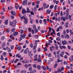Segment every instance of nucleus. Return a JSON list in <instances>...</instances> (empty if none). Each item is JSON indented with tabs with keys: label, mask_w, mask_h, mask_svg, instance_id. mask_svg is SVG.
<instances>
[{
	"label": "nucleus",
	"mask_w": 73,
	"mask_h": 73,
	"mask_svg": "<svg viewBox=\"0 0 73 73\" xmlns=\"http://www.w3.org/2000/svg\"><path fill=\"white\" fill-rule=\"evenodd\" d=\"M33 67L34 68H36V64H34L33 65Z\"/></svg>",
	"instance_id": "obj_56"
},
{
	"label": "nucleus",
	"mask_w": 73,
	"mask_h": 73,
	"mask_svg": "<svg viewBox=\"0 0 73 73\" xmlns=\"http://www.w3.org/2000/svg\"><path fill=\"white\" fill-rule=\"evenodd\" d=\"M41 61V57H39L37 60V62H40Z\"/></svg>",
	"instance_id": "obj_12"
},
{
	"label": "nucleus",
	"mask_w": 73,
	"mask_h": 73,
	"mask_svg": "<svg viewBox=\"0 0 73 73\" xmlns=\"http://www.w3.org/2000/svg\"><path fill=\"white\" fill-rule=\"evenodd\" d=\"M41 68H43V70H46V68L45 67V66H42Z\"/></svg>",
	"instance_id": "obj_17"
},
{
	"label": "nucleus",
	"mask_w": 73,
	"mask_h": 73,
	"mask_svg": "<svg viewBox=\"0 0 73 73\" xmlns=\"http://www.w3.org/2000/svg\"><path fill=\"white\" fill-rule=\"evenodd\" d=\"M52 31L53 34H54V35H56V34H55V31H54V30L52 29Z\"/></svg>",
	"instance_id": "obj_54"
},
{
	"label": "nucleus",
	"mask_w": 73,
	"mask_h": 73,
	"mask_svg": "<svg viewBox=\"0 0 73 73\" xmlns=\"http://www.w3.org/2000/svg\"><path fill=\"white\" fill-rule=\"evenodd\" d=\"M8 23V20L6 19L5 21V25H7Z\"/></svg>",
	"instance_id": "obj_9"
},
{
	"label": "nucleus",
	"mask_w": 73,
	"mask_h": 73,
	"mask_svg": "<svg viewBox=\"0 0 73 73\" xmlns=\"http://www.w3.org/2000/svg\"><path fill=\"white\" fill-rule=\"evenodd\" d=\"M28 50V49H26L24 50V53L25 54H27L28 52H27V51Z\"/></svg>",
	"instance_id": "obj_8"
},
{
	"label": "nucleus",
	"mask_w": 73,
	"mask_h": 73,
	"mask_svg": "<svg viewBox=\"0 0 73 73\" xmlns=\"http://www.w3.org/2000/svg\"><path fill=\"white\" fill-rule=\"evenodd\" d=\"M27 2H28L27 0L24 1L22 2V5H27Z\"/></svg>",
	"instance_id": "obj_1"
},
{
	"label": "nucleus",
	"mask_w": 73,
	"mask_h": 73,
	"mask_svg": "<svg viewBox=\"0 0 73 73\" xmlns=\"http://www.w3.org/2000/svg\"><path fill=\"white\" fill-rule=\"evenodd\" d=\"M65 27L66 28H68V23H66Z\"/></svg>",
	"instance_id": "obj_32"
},
{
	"label": "nucleus",
	"mask_w": 73,
	"mask_h": 73,
	"mask_svg": "<svg viewBox=\"0 0 73 73\" xmlns=\"http://www.w3.org/2000/svg\"><path fill=\"white\" fill-rule=\"evenodd\" d=\"M20 19H25V17L23 16L22 17H21L20 18Z\"/></svg>",
	"instance_id": "obj_39"
},
{
	"label": "nucleus",
	"mask_w": 73,
	"mask_h": 73,
	"mask_svg": "<svg viewBox=\"0 0 73 73\" xmlns=\"http://www.w3.org/2000/svg\"><path fill=\"white\" fill-rule=\"evenodd\" d=\"M43 6L44 9H45L46 7V4L45 3H44L43 4Z\"/></svg>",
	"instance_id": "obj_10"
},
{
	"label": "nucleus",
	"mask_w": 73,
	"mask_h": 73,
	"mask_svg": "<svg viewBox=\"0 0 73 73\" xmlns=\"http://www.w3.org/2000/svg\"><path fill=\"white\" fill-rule=\"evenodd\" d=\"M25 34H23V35H21V36L23 38H25Z\"/></svg>",
	"instance_id": "obj_19"
},
{
	"label": "nucleus",
	"mask_w": 73,
	"mask_h": 73,
	"mask_svg": "<svg viewBox=\"0 0 73 73\" xmlns=\"http://www.w3.org/2000/svg\"><path fill=\"white\" fill-rule=\"evenodd\" d=\"M63 34L64 35H65V34L66 33V31L65 30H64L63 31Z\"/></svg>",
	"instance_id": "obj_61"
},
{
	"label": "nucleus",
	"mask_w": 73,
	"mask_h": 73,
	"mask_svg": "<svg viewBox=\"0 0 73 73\" xmlns=\"http://www.w3.org/2000/svg\"><path fill=\"white\" fill-rule=\"evenodd\" d=\"M29 71H32V67H30L29 69Z\"/></svg>",
	"instance_id": "obj_27"
},
{
	"label": "nucleus",
	"mask_w": 73,
	"mask_h": 73,
	"mask_svg": "<svg viewBox=\"0 0 73 73\" xmlns=\"http://www.w3.org/2000/svg\"><path fill=\"white\" fill-rule=\"evenodd\" d=\"M43 21L44 23V24H45V25H46V19H44Z\"/></svg>",
	"instance_id": "obj_23"
},
{
	"label": "nucleus",
	"mask_w": 73,
	"mask_h": 73,
	"mask_svg": "<svg viewBox=\"0 0 73 73\" xmlns=\"http://www.w3.org/2000/svg\"><path fill=\"white\" fill-rule=\"evenodd\" d=\"M30 13H31V15H34V14H35L34 13H33V11H31Z\"/></svg>",
	"instance_id": "obj_47"
},
{
	"label": "nucleus",
	"mask_w": 73,
	"mask_h": 73,
	"mask_svg": "<svg viewBox=\"0 0 73 73\" xmlns=\"http://www.w3.org/2000/svg\"><path fill=\"white\" fill-rule=\"evenodd\" d=\"M43 10V7H41V8H39L38 9V11H40V10Z\"/></svg>",
	"instance_id": "obj_63"
},
{
	"label": "nucleus",
	"mask_w": 73,
	"mask_h": 73,
	"mask_svg": "<svg viewBox=\"0 0 73 73\" xmlns=\"http://www.w3.org/2000/svg\"><path fill=\"white\" fill-rule=\"evenodd\" d=\"M67 48L69 49V50H70L71 49V47L70 46H68Z\"/></svg>",
	"instance_id": "obj_52"
},
{
	"label": "nucleus",
	"mask_w": 73,
	"mask_h": 73,
	"mask_svg": "<svg viewBox=\"0 0 73 73\" xmlns=\"http://www.w3.org/2000/svg\"><path fill=\"white\" fill-rule=\"evenodd\" d=\"M35 37L36 38V39H37L38 38V37H39V36L38 35H34Z\"/></svg>",
	"instance_id": "obj_24"
},
{
	"label": "nucleus",
	"mask_w": 73,
	"mask_h": 73,
	"mask_svg": "<svg viewBox=\"0 0 73 73\" xmlns=\"http://www.w3.org/2000/svg\"><path fill=\"white\" fill-rule=\"evenodd\" d=\"M11 14L13 16H16V12L13 10L11 11Z\"/></svg>",
	"instance_id": "obj_2"
},
{
	"label": "nucleus",
	"mask_w": 73,
	"mask_h": 73,
	"mask_svg": "<svg viewBox=\"0 0 73 73\" xmlns=\"http://www.w3.org/2000/svg\"><path fill=\"white\" fill-rule=\"evenodd\" d=\"M12 35H13L12 34L10 35V38H12V39H13V40H15V38L14 37V36Z\"/></svg>",
	"instance_id": "obj_7"
},
{
	"label": "nucleus",
	"mask_w": 73,
	"mask_h": 73,
	"mask_svg": "<svg viewBox=\"0 0 73 73\" xmlns=\"http://www.w3.org/2000/svg\"><path fill=\"white\" fill-rule=\"evenodd\" d=\"M69 60H70L71 62H73V55H72L71 58H69Z\"/></svg>",
	"instance_id": "obj_5"
},
{
	"label": "nucleus",
	"mask_w": 73,
	"mask_h": 73,
	"mask_svg": "<svg viewBox=\"0 0 73 73\" xmlns=\"http://www.w3.org/2000/svg\"><path fill=\"white\" fill-rule=\"evenodd\" d=\"M1 60L2 61H3V60H4V58H3V55H1Z\"/></svg>",
	"instance_id": "obj_41"
},
{
	"label": "nucleus",
	"mask_w": 73,
	"mask_h": 73,
	"mask_svg": "<svg viewBox=\"0 0 73 73\" xmlns=\"http://www.w3.org/2000/svg\"><path fill=\"white\" fill-rule=\"evenodd\" d=\"M13 24V22H11L10 23L9 25H12Z\"/></svg>",
	"instance_id": "obj_44"
},
{
	"label": "nucleus",
	"mask_w": 73,
	"mask_h": 73,
	"mask_svg": "<svg viewBox=\"0 0 73 73\" xmlns=\"http://www.w3.org/2000/svg\"><path fill=\"white\" fill-rule=\"evenodd\" d=\"M57 35L58 36H60V33L59 32L57 33Z\"/></svg>",
	"instance_id": "obj_59"
},
{
	"label": "nucleus",
	"mask_w": 73,
	"mask_h": 73,
	"mask_svg": "<svg viewBox=\"0 0 73 73\" xmlns=\"http://www.w3.org/2000/svg\"><path fill=\"white\" fill-rule=\"evenodd\" d=\"M13 22V24L14 25L13 27H15L17 23V21L15 20H14Z\"/></svg>",
	"instance_id": "obj_4"
},
{
	"label": "nucleus",
	"mask_w": 73,
	"mask_h": 73,
	"mask_svg": "<svg viewBox=\"0 0 73 73\" xmlns=\"http://www.w3.org/2000/svg\"><path fill=\"white\" fill-rule=\"evenodd\" d=\"M51 30L52 29L51 28V27H49V31L50 32H51Z\"/></svg>",
	"instance_id": "obj_45"
},
{
	"label": "nucleus",
	"mask_w": 73,
	"mask_h": 73,
	"mask_svg": "<svg viewBox=\"0 0 73 73\" xmlns=\"http://www.w3.org/2000/svg\"><path fill=\"white\" fill-rule=\"evenodd\" d=\"M64 38H69V36L68 34H67L65 36Z\"/></svg>",
	"instance_id": "obj_13"
},
{
	"label": "nucleus",
	"mask_w": 73,
	"mask_h": 73,
	"mask_svg": "<svg viewBox=\"0 0 73 73\" xmlns=\"http://www.w3.org/2000/svg\"><path fill=\"white\" fill-rule=\"evenodd\" d=\"M25 24H27L28 23V19H25V21L24 22Z\"/></svg>",
	"instance_id": "obj_16"
},
{
	"label": "nucleus",
	"mask_w": 73,
	"mask_h": 73,
	"mask_svg": "<svg viewBox=\"0 0 73 73\" xmlns=\"http://www.w3.org/2000/svg\"><path fill=\"white\" fill-rule=\"evenodd\" d=\"M30 46L31 48H32L33 47V44L32 43H31L30 44Z\"/></svg>",
	"instance_id": "obj_60"
},
{
	"label": "nucleus",
	"mask_w": 73,
	"mask_h": 73,
	"mask_svg": "<svg viewBox=\"0 0 73 73\" xmlns=\"http://www.w3.org/2000/svg\"><path fill=\"white\" fill-rule=\"evenodd\" d=\"M52 48L54 49V46L53 45H52L50 47V51H52V50H53V49H52Z\"/></svg>",
	"instance_id": "obj_18"
},
{
	"label": "nucleus",
	"mask_w": 73,
	"mask_h": 73,
	"mask_svg": "<svg viewBox=\"0 0 73 73\" xmlns=\"http://www.w3.org/2000/svg\"><path fill=\"white\" fill-rule=\"evenodd\" d=\"M14 48V46L12 45L11 46V50H13V48Z\"/></svg>",
	"instance_id": "obj_40"
},
{
	"label": "nucleus",
	"mask_w": 73,
	"mask_h": 73,
	"mask_svg": "<svg viewBox=\"0 0 73 73\" xmlns=\"http://www.w3.org/2000/svg\"><path fill=\"white\" fill-rule=\"evenodd\" d=\"M15 31V28H13L11 30V32H14Z\"/></svg>",
	"instance_id": "obj_46"
},
{
	"label": "nucleus",
	"mask_w": 73,
	"mask_h": 73,
	"mask_svg": "<svg viewBox=\"0 0 73 73\" xmlns=\"http://www.w3.org/2000/svg\"><path fill=\"white\" fill-rule=\"evenodd\" d=\"M35 46H37V40H36L35 42V44H34Z\"/></svg>",
	"instance_id": "obj_29"
},
{
	"label": "nucleus",
	"mask_w": 73,
	"mask_h": 73,
	"mask_svg": "<svg viewBox=\"0 0 73 73\" xmlns=\"http://www.w3.org/2000/svg\"><path fill=\"white\" fill-rule=\"evenodd\" d=\"M17 49L18 50H21V46H20L19 47L18 46V47L17 48Z\"/></svg>",
	"instance_id": "obj_14"
},
{
	"label": "nucleus",
	"mask_w": 73,
	"mask_h": 73,
	"mask_svg": "<svg viewBox=\"0 0 73 73\" xmlns=\"http://www.w3.org/2000/svg\"><path fill=\"white\" fill-rule=\"evenodd\" d=\"M31 32L32 34H34L35 33L34 32V30L33 29L31 30Z\"/></svg>",
	"instance_id": "obj_51"
},
{
	"label": "nucleus",
	"mask_w": 73,
	"mask_h": 73,
	"mask_svg": "<svg viewBox=\"0 0 73 73\" xmlns=\"http://www.w3.org/2000/svg\"><path fill=\"white\" fill-rule=\"evenodd\" d=\"M35 21L36 24H38V19H36L35 20Z\"/></svg>",
	"instance_id": "obj_36"
},
{
	"label": "nucleus",
	"mask_w": 73,
	"mask_h": 73,
	"mask_svg": "<svg viewBox=\"0 0 73 73\" xmlns=\"http://www.w3.org/2000/svg\"><path fill=\"white\" fill-rule=\"evenodd\" d=\"M5 46V43L4 42L3 43L2 45L1 46L2 48H4Z\"/></svg>",
	"instance_id": "obj_11"
},
{
	"label": "nucleus",
	"mask_w": 73,
	"mask_h": 73,
	"mask_svg": "<svg viewBox=\"0 0 73 73\" xmlns=\"http://www.w3.org/2000/svg\"><path fill=\"white\" fill-rule=\"evenodd\" d=\"M10 17L11 18V19H14L15 18V17H14V16H13L12 15H11L10 16Z\"/></svg>",
	"instance_id": "obj_43"
},
{
	"label": "nucleus",
	"mask_w": 73,
	"mask_h": 73,
	"mask_svg": "<svg viewBox=\"0 0 73 73\" xmlns=\"http://www.w3.org/2000/svg\"><path fill=\"white\" fill-rule=\"evenodd\" d=\"M38 70H40L41 69V67H40V66L38 65L36 66Z\"/></svg>",
	"instance_id": "obj_20"
},
{
	"label": "nucleus",
	"mask_w": 73,
	"mask_h": 73,
	"mask_svg": "<svg viewBox=\"0 0 73 73\" xmlns=\"http://www.w3.org/2000/svg\"><path fill=\"white\" fill-rule=\"evenodd\" d=\"M22 14H25V13H27V11L25 9H23L22 11Z\"/></svg>",
	"instance_id": "obj_3"
},
{
	"label": "nucleus",
	"mask_w": 73,
	"mask_h": 73,
	"mask_svg": "<svg viewBox=\"0 0 73 73\" xmlns=\"http://www.w3.org/2000/svg\"><path fill=\"white\" fill-rule=\"evenodd\" d=\"M55 46H56L55 48L56 50H58V46L57 44H55Z\"/></svg>",
	"instance_id": "obj_26"
},
{
	"label": "nucleus",
	"mask_w": 73,
	"mask_h": 73,
	"mask_svg": "<svg viewBox=\"0 0 73 73\" xmlns=\"http://www.w3.org/2000/svg\"><path fill=\"white\" fill-rule=\"evenodd\" d=\"M56 40L57 41H60V40H61V38H59L58 37L56 38Z\"/></svg>",
	"instance_id": "obj_48"
},
{
	"label": "nucleus",
	"mask_w": 73,
	"mask_h": 73,
	"mask_svg": "<svg viewBox=\"0 0 73 73\" xmlns=\"http://www.w3.org/2000/svg\"><path fill=\"white\" fill-rule=\"evenodd\" d=\"M19 59H16L15 61L14 62V63H16V62H17V61H19Z\"/></svg>",
	"instance_id": "obj_31"
},
{
	"label": "nucleus",
	"mask_w": 73,
	"mask_h": 73,
	"mask_svg": "<svg viewBox=\"0 0 73 73\" xmlns=\"http://www.w3.org/2000/svg\"><path fill=\"white\" fill-rule=\"evenodd\" d=\"M10 31V30H9V29H7V33H9Z\"/></svg>",
	"instance_id": "obj_58"
},
{
	"label": "nucleus",
	"mask_w": 73,
	"mask_h": 73,
	"mask_svg": "<svg viewBox=\"0 0 73 73\" xmlns=\"http://www.w3.org/2000/svg\"><path fill=\"white\" fill-rule=\"evenodd\" d=\"M61 47H62V48H63V49H66V46H61Z\"/></svg>",
	"instance_id": "obj_49"
},
{
	"label": "nucleus",
	"mask_w": 73,
	"mask_h": 73,
	"mask_svg": "<svg viewBox=\"0 0 73 73\" xmlns=\"http://www.w3.org/2000/svg\"><path fill=\"white\" fill-rule=\"evenodd\" d=\"M4 39H5V36H3L2 37H1V39L2 40H4Z\"/></svg>",
	"instance_id": "obj_64"
},
{
	"label": "nucleus",
	"mask_w": 73,
	"mask_h": 73,
	"mask_svg": "<svg viewBox=\"0 0 73 73\" xmlns=\"http://www.w3.org/2000/svg\"><path fill=\"white\" fill-rule=\"evenodd\" d=\"M57 66V64H55L54 65V68H56Z\"/></svg>",
	"instance_id": "obj_55"
},
{
	"label": "nucleus",
	"mask_w": 73,
	"mask_h": 73,
	"mask_svg": "<svg viewBox=\"0 0 73 73\" xmlns=\"http://www.w3.org/2000/svg\"><path fill=\"white\" fill-rule=\"evenodd\" d=\"M61 20H63V21H65L66 19H65V17H61Z\"/></svg>",
	"instance_id": "obj_15"
},
{
	"label": "nucleus",
	"mask_w": 73,
	"mask_h": 73,
	"mask_svg": "<svg viewBox=\"0 0 73 73\" xmlns=\"http://www.w3.org/2000/svg\"><path fill=\"white\" fill-rule=\"evenodd\" d=\"M57 72L58 73H60V72H62V70H61V69H59L58 70Z\"/></svg>",
	"instance_id": "obj_34"
},
{
	"label": "nucleus",
	"mask_w": 73,
	"mask_h": 73,
	"mask_svg": "<svg viewBox=\"0 0 73 73\" xmlns=\"http://www.w3.org/2000/svg\"><path fill=\"white\" fill-rule=\"evenodd\" d=\"M19 35V33H18L17 31H15L13 33V35L14 36H17V35Z\"/></svg>",
	"instance_id": "obj_6"
},
{
	"label": "nucleus",
	"mask_w": 73,
	"mask_h": 73,
	"mask_svg": "<svg viewBox=\"0 0 73 73\" xmlns=\"http://www.w3.org/2000/svg\"><path fill=\"white\" fill-rule=\"evenodd\" d=\"M27 13H29L30 12V10H29V7H27Z\"/></svg>",
	"instance_id": "obj_25"
},
{
	"label": "nucleus",
	"mask_w": 73,
	"mask_h": 73,
	"mask_svg": "<svg viewBox=\"0 0 73 73\" xmlns=\"http://www.w3.org/2000/svg\"><path fill=\"white\" fill-rule=\"evenodd\" d=\"M33 29L34 30L37 29L36 28V25H33Z\"/></svg>",
	"instance_id": "obj_28"
},
{
	"label": "nucleus",
	"mask_w": 73,
	"mask_h": 73,
	"mask_svg": "<svg viewBox=\"0 0 73 73\" xmlns=\"http://www.w3.org/2000/svg\"><path fill=\"white\" fill-rule=\"evenodd\" d=\"M5 3V0H1V3Z\"/></svg>",
	"instance_id": "obj_53"
},
{
	"label": "nucleus",
	"mask_w": 73,
	"mask_h": 73,
	"mask_svg": "<svg viewBox=\"0 0 73 73\" xmlns=\"http://www.w3.org/2000/svg\"><path fill=\"white\" fill-rule=\"evenodd\" d=\"M9 54L10 56V57H12V54L11 52H10L9 53Z\"/></svg>",
	"instance_id": "obj_57"
},
{
	"label": "nucleus",
	"mask_w": 73,
	"mask_h": 73,
	"mask_svg": "<svg viewBox=\"0 0 73 73\" xmlns=\"http://www.w3.org/2000/svg\"><path fill=\"white\" fill-rule=\"evenodd\" d=\"M32 52V51H31L30 52L29 51V50H28V56H31V53Z\"/></svg>",
	"instance_id": "obj_22"
},
{
	"label": "nucleus",
	"mask_w": 73,
	"mask_h": 73,
	"mask_svg": "<svg viewBox=\"0 0 73 73\" xmlns=\"http://www.w3.org/2000/svg\"><path fill=\"white\" fill-rule=\"evenodd\" d=\"M34 32L35 33H37V32H38V30H37V29H35L34 30Z\"/></svg>",
	"instance_id": "obj_33"
},
{
	"label": "nucleus",
	"mask_w": 73,
	"mask_h": 73,
	"mask_svg": "<svg viewBox=\"0 0 73 73\" xmlns=\"http://www.w3.org/2000/svg\"><path fill=\"white\" fill-rule=\"evenodd\" d=\"M21 73H26V71L23 70L21 71Z\"/></svg>",
	"instance_id": "obj_42"
},
{
	"label": "nucleus",
	"mask_w": 73,
	"mask_h": 73,
	"mask_svg": "<svg viewBox=\"0 0 73 73\" xmlns=\"http://www.w3.org/2000/svg\"><path fill=\"white\" fill-rule=\"evenodd\" d=\"M46 12H48L47 14H49L50 13V12H51V11L50 10H49V9H48L46 11Z\"/></svg>",
	"instance_id": "obj_21"
},
{
	"label": "nucleus",
	"mask_w": 73,
	"mask_h": 73,
	"mask_svg": "<svg viewBox=\"0 0 73 73\" xmlns=\"http://www.w3.org/2000/svg\"><path fill=\"white\" fill-rule=\"evenodd\" d=\"M44 51H46L47 50H48L47 49V48H46V47H45L44 48Z\"/></svg>",
	"instance_id": "obj_50"
},
{
	"label": "nucleus",
	"mask_w": 73,
	"mask_h": 73,
	"mask_svg": "<svg viewBox=\"0 0 73 73\" xmlns=\"http://www.w3.org/2000/svg\"><path fill=\"white\" fill-rule=\"evenodd\" d=\"M53 7H54V5H51L50 7V8H51V9H52V8H53Z\"/></svg>",
	"instance_id": "obj_38"
},
{
	"label": "nucleus",
	"mask_w": 73,
	"mask_h": 73,
	"mask_svg": "<svg viewBox=\"0 0 73 73\" xmlns=\"http://www.w3.org/2000/svg\"><path fill=\"white\" fill-rule=\"evenodd\" d=\"M70 33H71V35H73V31H72V30H70Z\"/></svg>",
	"instance_id": "obj_37"
},
{
	"label": "nucleus",
	"mask_w": 73,
	"mask_h": 73,
	"mask_svg": "<svg viewBox=\"0 0 73 73\" xmlns=\"http://www.w3.org/2000/svg\"><path fill=\"white\" fill-rule=\"evenodd\" d=\"M46 69L47 70H49V67L48 66H47L46 67Z\"/></svg>",
	"instance_id": "obj_62"
},
{
	"label": "nucleus",
	"mask_w": 73,
	"mask_h": 73,
	"mask_svg": "<svg viewBox=\"0 0 73 73\" xmlns=\"http://www.w3.org/2000/svg\"><path fill=\"white\" fill-rule=\"evenodd\" d=\"M28 29L29 31V32H30V33H31V29H32V28H29Z\"/></svg>",
	"instance_id": "obj_35"
},
{
	"label": "nucleus",
	"mask_w": 73,
	"mask_h": 73,
	"mask_svg": "<svg viewBox=\"0 0 73 73\" xmlns=\"http://www.w3.org/2000/svg\"><path fill=\"white\" fill-rule=\"evenodd\" d=\"M57 5H55L54 7V9L55 11H56V10H57Z\"/></svg>",
	"instance_id": "obj_30"
}]
</instances>
